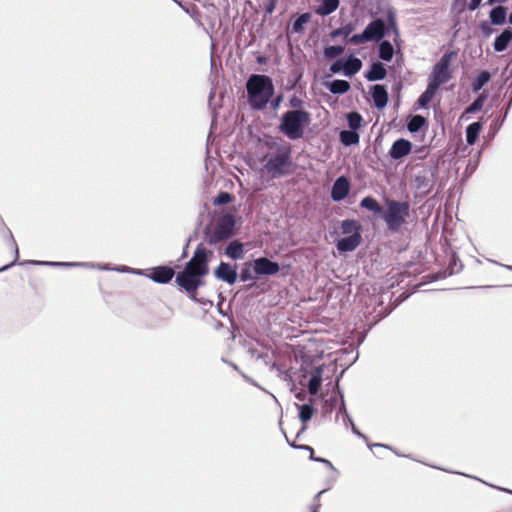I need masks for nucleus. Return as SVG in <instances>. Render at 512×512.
I'll return each mask as SVG.
<instances>
[{"instance_id": "1", "label": "nucleus", "mask_w": 512, "mask_h": 512, "mask_svg": "<svg viewBox=\"0 0 512 512\" xmlns=\"http://www.w3.org/2000/svg\"><path fill=\"white\" fill-rule=\"evenodd\" d=\"M213 256L212 250L204 246L203 243H199L192 257L175 275L176 286L180 291L185 292L192 301H197V291L205 285V277L209 274V263Z\"/></svg>"}, {"instance_id": "2", "label": "nucleus", "mask_w": 512, "mask_h": 512, "mask_svg": "<svg viewBox=\"0 0 512 512\" xmlns=\"http://www.w3.org/2000/svg\"><path fill=\"white\" fill-rule=\"evenodd\" d=\"M236 217L227 211L209 213V220L202 230L201 243L214 247L224 245L236 235Z\"/></svg>"}, {"instance_id": "3", "label": "nucleus", "mask_w": 512, "mask_h": 512, "mask_svg": "<svg viewBox=\"0 0 512 512\" xmlns=\"http://www.w3.org/2000/svg\"><path fill=\"white\" fill-rule=\"evenodd\" d=\"M246 104L253 112L266 113L268 100L274 95L275 84L266 74L253 73L245 81Z\"/></svg>"}, {"instance_id": "4", "label": "nucleus", "mask_w": 512, "mask_h": 512, "mask_svg": "<svg viewBox=\"0 0 512 512\" xmlns=\"http://www.w3.org/2000/svg\"><path fill=\"white\" fill-rule=\"evenodd\" d=\"M368 14L371 21L365 26L361 33H356L349 38L352 45H361L368 42H377L391 35L389 27L391 16H397L393 6L388 5L385 8V16L377 15L373 9H369Z\"/></svg>"}, {"instance_id": "5", "label": "nucleus", "mask_w": 512, "mask_h": 512, "mask_svg": "<svg viewBox=\"0 0 512 512\" xmlns=\"http://www.w3.org/2000/svg\"><path fill=\"white\" fill-rule=\"evenodd\" d=\"M291 268L289 264H279L266 256L252 258L243 262L240 266V282H256L263 278H268L282 272L283 275L288 273Z\"/></svg>"}, {"instance_id": "6", "label": "nucleus", "mask_w": 512, "mask_h": 512, "mask_svg": "<svg viewBox=\"0 0 512 512\" xmlns=\"http://www.w3.org/2000/svg\"><path fill=\"white\" fill-rule=\"evenodd\" d=\"M264 170L272 179L286 177L296 169L293 161L292 145L279 149L278 151H266L262 157Z\"/></svg>"}, {"instance_id": "7", "label": "nucleus", "mask_w": 512, "mask_h": 512, "mask_svg": "<svg viewBox=\"0 0 512 512\" xmlns=\"http://www.w3.org/2000/svg\"><path fill=\"white\" fill-rule=\"evenodd\" d=\"M311 122V113L285 111L278 117L276 129L288 140L296 141L304 138Z\"/></svg>"}, {"instance_id": "8", "label": "nucleus", "mask_w": 512, "mask_h": 512, "mask_svg": "<svg viewBox=\"0 0 512 512\" xmlns=\"http://www.w3.org/2000/svg\"><path fill=\"white\" fill-rule=\"evenodd\" d=\"M341 233L344 235L340 237L337 231L330 232V235H335L334 243L340 255L353 252L362 243L363 227L360 221L353 218H347L340 221Z\"/></svg>"}, {"instance_id": "9", "label": "nucleus", "mask_w": 512, "mask_h": 512, "mask_svg": "<svg viewBox=\"0 0 512 512\" xmlns=\"http://www.w3.org/2000/svg\"><path fill=\"white\" fill-rule=\"evenodd\" d=\"M410 217V204L408 201H399L385 198L379 219H381L389 232L398 233Z\"/></svg>"}, {"instance_id": "10", "label": "nucleus", "mask_w": 512, "mask_h": 512, "mask_svg": "<svg viewBox=\"0 0 512 512\" xmlns=\"http://www.w3.org/2000/svg\"><path fill=\"white\" fill-rule=\"evenodd\" d=\"M456 56L457 50H447L444 52L428 77V85L438 90L452 78L450 66Z\"/></svg>"}, {"instance_id": "11", "label": "nucleus", "mask_w": 512, "mask_h": 512, "mask_svg": "<svg viewBox=\"0 0 512 512\" xmlns=\"http://www.w3.org/2000/svg\"><path fill=\"white\" fill-rule=\"evenodd\" d=\"M439 169L436 165L419 171L414 177V186L421 197H426L432 191L438 177Z\"/></svg>"}, {"instance_id": "12", "label": "nucleus", "mask_w": 512, "mask_h": 512, "mask_svg": "<svg viewBox=\"0 0 512 512\" xmlns=\"http://www.w3.org/2000/svg\"><path fill=\"white\" fill-rule=\"evenodd\" d=\"M240 266L241 265L235 262L232 263L221 260L218 266L213 270V276L216 280L233 286L240 281V271L238 272Z\"/></svg>"}, {"instance_id": "13", "label": "nucleus", "mask_w": 512, "mask_h": 512, "mask_svg": "<svg viewBox=\"0 0 512 512\" xmlns=\"http://www.w3.org/2000/svg\"><path fill=\"white\" fill-rule=\"evenodd\" d=\"M219 256H226L233 261L243 260L246 255L245 244L238 238H232L217 249Z\"/></svg>"}, {"instance_id": "14", "label": "nucleus", "mask_w": 512, "mask_h": 512, "mask_svg": "<svg viewBox=\"0 0 512 512\" xmlns=\"http://www.w3.org/2000/svg\"><path fill=\"white\" fill-rule=\"evenodd\" d=\"M351 190V182L345 175L338 176L332 184L330 197L334 202L345 200Z\"/></svg>"}, {"instance_id": "15", "label": "nucleus", "mask_w": 512, "mask_h": 512, "mask_svg": "<svg viewBox=\"0 0 512 512\" xmlns=\"http://www.w3.org/2000/svg\"><path fill=\"white\" fill-rule=\"evenodd\" d=\"M175 276L173 268L167 265H158L148 269L146 277L157 284H169Z\"/></svg>"}, {"instance_id": "16", "label": "nucleus", "mask_w": 512, "mask_h": 512, "mask_svg": "<svg viewBox=\"0 0 512 512\" xmlns=\"http://www.w3.org/2000/svg\"><path fill=\"white\" fill-rule=\"evenodd\" d=\"M412 148L413 144L410 140L398 138L392 143L388 151V156L391 160L400 161L411 153Z\"/></svg>"}, {"instance_id": "17", "label": "nucleus", "mask_w": 512, "mask_h": 512, "mask_svg": "<svg viewBox=\"0 0 512 512\" xmlns=\"http://www.w3.org/2000/svg\"><path fill=\"white\" fill-rule=\"evenodd\" d=\"M20 266H47V267H55V268H74V267H84L90 265V262H61V261H43V260H23L20 261L18 259L16 265Z\"/></svg>"}, {"instance_id": "18", "label": "nucleus", "mask_w": 512, "mask_h": 512, "mask_svg": "<svg viewBox=\"0 0 512 512\" xmlns=\"http://www.w3.org/2000/svg\"><path fill=\"white\" fill-rule=\"evenodd\" d=\"M374 107L381 111L389 101V93L385 84H373L369 87Z\"/></svg>"}, {"instance_id": "19", "label": "nucleus", "mask_w": 512, "mask_h": 512, "mask_svg": "<svg viewBox=\"0 0 512 512\" xmlns=\"http://www.w3.org/2000/svg\"><path fill=\"white\" fill-rule=\"evenodd\" d=\"M322 84L333 95H344L351 89L349 81L343 79H332L331 74L325 75Z\"/></svg>"}, {"instance_id": "20", "label": "nucleus", "mask_w": 512, "mask_h": 512, "mask_svg": "<svg viewBox=\"0 0 512 512\" xmlns=\"http://www.w3.org/2000/svg\"><path fill=\"white\" fill-rule=\"evenodd\" d=\"M386 76V67L380 61H373L369 68L364 72V78L369 82L384 80Z\"/></svg>"}, {"instance_id": "21", "label": "nucleus", "mask_w": 512, "mask_h": 512, "mask_svg": "<svg viewBox=\"0 0 512 512\" xmlns=\"http://www.w3.org/2000/svg\"><path fill=\"white\" fill-rule=\"evenodd\" d=\"M428 127V120L420 114H412L407 117L406 128L411 134L427 130Z\"/></svg>"}, {"instance_id": "22", "label": "nucleus", "mask_w": 512, "mask_h": 512, "mask_svg": "<svg viewBox=\"0 0 512 512\" xmlns=\"http://www.w3.org/2000/svg\"><path fill=\"white\" fill-rule=\"evenodd\" d=\"M463 269V264L456 254H452L449 258V263L443 272H440L439 275L430 274L432 280H438L440 278H445L447 276L454 275L459 273Z\"/></svg>"}, {"instance_id": "23", "label": "nucleus", "mask_w": 512, "mask_h": 512, "mask_svg": "<svg viewBox=\"0 0 512 512\" xmlns=\"http://www.w3.org/2000/svg\"><path fill=\"white\" fill-rule=\"evenodd\" d=\"M512 42V28L507 27L499 33L493 42V49L495 52L505 51Z\"/></svg>"}, {"instance_id": "24", "label": "nucleus", "mask_w": 512, "mask_h": 512, "mask_svg": "<svg viewBox=\"0 0 512 512\" xmlns=\"http://www.w3.org/2000/svg\"><path fill=\"white\" fill-rule=\"evenodd\" d=\"M345 77H354L362 68L363 62L354 54H349L344 58Z\"/></svg>"}, {"instance_id": "25", "label": "nucleus", "mask_w": 512, "mask_h": 512, "mask_svg": "<svg viewBox=\"0 0 512 512\" xmlns=\"http://www.w3.org/2000/svg\"><path fill=\"white\" fill-rule=\"evenodd\" d=\"M508 8L503 5H497L492 7L489 11V22L495 26H502L508 20Z\"/></svg>"}, {"instance_id": "26", "label": "nucleus", "mask_w": 512, "mask_h": 512, "mask_svg": "<svg viewBox=\"0 0 512 512\" xmlns=\"http://www.w3.org/2000/svg\"><path fill=\"white\" fill-rule=\"evenodd\" d=\"M318 5L314 8L315 14L326 17L334 13L339 5V0H317Z\"/></svg>"}, {"instance_id": "27", "label": "nucleus", "mask_w": 512, "mask_h": 512, "mask_svg": "<svg viewBox=\"0 0 512 512\" xmlns=\"http://www.w3.org/2000/svg\"><path fill=\"white\" fill-rule=\"evenodd\" d=\"M484 121L480 119L467 125L465 129V138L468 145H473L479 139L480 133L483 129Z\"/></svg>"}, {"instance_id": "28", "label": "nucleus", "mask_w": 512, "mask_h": 512, "mask_svg": "<svg viewBox=\"0 0 512 512\" xmlns=\"http://www.w3.org/2000/svg\"><path fill=\"white\" fill-rule=\"evenodd\" d=\"M355 30V24L352 22H347L343 25H341L338 28H335L330 31L329 37L331 39H336L338 37H343L344 44H351L349 41V38H351L352 32Z\"/></svg>"}, {"instance_id": "29", "label": "nucleus", "mask_w": 512, "mask_h": 512, "mask_svg": "<svg viewBox=\"0 0 512 512\" xmlns=\"http://www.w3.org/2000/svg\"><path fill=\"white\" fill-rule=\"evenodd\" d=\"M295 407L298 410V418L301 424H308L317 412V408L310 402L303 404L295 403Z\"/></svg>"}, {"instance_id": "30", "label": "nucleus", "mask_w": 512, "mask_h": 512, "mask_svg": "<svg viewBox=\"0 0 512 512\" xmlns=\"http://www.w3.org/2000/svg\"><path fill=\"white\" fill-rule=\"evenodd\" d=\"M378 44V57L382 61L390 62L395 55L394 45L387 39L375 42Z\"/></svg>"}, {"instance_id": "31", "label": "nucleus", "mask_w": 512, "mask_h": 512, "mask_svg": "<svg viewBox=\"0 0 512 512\" xmlns=\"http://www.w3.org/2000/svg\"><path fill=\"white\" fill-rule=\"evenodd\" d=\"M323 382V366L316 367L309 380H308V391L310 394L315 395L319 392Z\"/></svg>"}, {"instance_id": "32", "label": "nucleus", "mask_w": 512, "mask_h": 512, "mask_svg": "<svg viewBox=\"0 0 512 512\" xmlns=\"http://www.w3.org/2000/svg\"><path fill=\"white\" fill-rule=\"evenodd\" d=\"M437 91V89L427 84L426 89L415 102L416 109H428Z\"/></svg>"}, {"instance_id": "33", "label": "nucleus", "mask_w": 512, "mask_h": 512, "mask_svg": "<svg viewBox=\"0 0 512 512\" xmlns=\"http://www.w3.org/2000/svg\"><path fill=\"white\" fill-rule=\"evenodd\" d=\"M491 73L486 70H479L471 82V89L474 93L480 92L491 80Z\"/></svg>"}, {"instance_id": "34", "label": "nucleus", "mask_w": 512, "mask_h": 512, "mask_svg": "<svg viewBox=\"0 0 512 512\" xmlns=\"http://www.w3.org/2000/svg\"><path fill=\"white\" fill-rule=\"evenodd\" d=\"M285 106L288 107L286 111L311 113L306 107L307 103L297 94L289 96Z\"/></svg>"}, {"instance_id": "35", "label": "nucleus", "mask_w": 512, "mask_h": 512, "mask_svg": "<svg viewBox=\"0 0 512 512\" xmlns=\"http://www.w3.org/2000/svg\"><path fill=\"white\" fill-rule=\"evenodd\" d=\"M359 206L373 213L374 217L379 218L383 205H380L377 199L371 195L361 199Z\"/></svg>"}, {"instance_id": "36", "label": "nucleus", "mask_w": 512, "mask_h": 512, "mask_svg": "<svg viewBox=\"0 0 512 512\" xmlns=\"http://www.w3.org/2000/svg\"><path fill=\"white\" fill-rule=\"evenodd\" d=\"M339 141L345 147L355 146L360 142V134L350 129H343L339 132Z\"/></svg>"}, {"instance_id": "37", "label": "nucleus", "mask_w": 512, "mask_h": 512, "mask_svg": "<svg viewBox=\"0 0 512 512\" xmlns=\"http://www.w3.org/2000/svg\"><path fill=\"white\" fill-rule=\"evenodd\" d=\"M311 13L305 12L298 14L292 21V32L296 34H303L306 29V25L311 20Z\"/></svg>"}, {"instance_id": "38", "label": "nucleus", "mask_w": 512, "mask_h": 512, "mask_svg": "<svg viewBox=\"0 0 512 512\" xmlns=\"http://www.w3.org/2000/svg\"><path fill=\"white\" fill-rule=\"evenodd\" d=\"M5 233L7 235L8 244L13 247L14 250V259L10 263L3 265L0 267V273L9 270L10 268L14 267L18 261L19 258V247L14 239V236L11 232V230L7 227H5Z\"/></svg>"}, {"instance_id": "39", "label": "nucleus", "mask_w": 512, "mask_h": 512, "mask_svg": "<svg viewBox=\"0 0 512 512\" xmlns=\"http://www.w3.org/2000/svg\"><path fill=\"white\" fill-rule=\"evenodd\" d=\"M303 78V71L300 68H294L290 72L287 83L285 86L286 91H292L297 88V86L300 84L301 80Z\"/></svg>"}, {"instance_id": "40", "label": "nucleus", "mask_w": 512, "mask_h": 512, "mask_svg": "<svg viewBox=\"0 0 512 512\" xmlns=\"http://www.w3.org/2000/svg\"><path fill=\"white\" fill-rule=\"evenodd\" d=\"M487 97L484 94H479L474 101L465 108L461 118H464L466 115L475 114L480 112L483 109V106L486 102Z\"/></svg>"}, {"instance_id": "41", "label": "nucleus", "mask_w": 512, "mask_h": 512, "mask_svg": "<svg viewBox=\"0 0 512 512\" xmlns=\"http://www.w3.org/2000/svg\"><path fill=\"white\" fill-rule=\"evenodd\" d=\"M284 101L283 93H276V89L274 90V95L269 98L268 105L266 106V112L271 113L273 116H277V111L280 109L282 103Z\"/></svg>"}, {"instance_id": "42", "label": "nucleus", "mask_w": 512, "mask_h": 512, "mask_svg": "<svg viewBox=\"0 0 512 512\" xmlns=\"http://www.w3.org/2000/svg\"><path fill=\"white\" fill-rule=\"evenodd\" d=\"M263 145L267 148V151H278L279 149L285 148L287 145L291 144L280 137L269 136L264 139Z\"/></svg>"}, {"instance_id": "43", "label": "nucleus", "mask_w": 512, "mask_h": 512, "mask_svg": "<svg viewBox=\"0 0 512 512\" xmlns=\"http://www.w3.org/2000/svg\"><path fill=\"white\" fill-rule=\"evenodd\" d=\"M347 124L350 130L359 132L361 129L364 119L358 111H351L346 114Z\"/></svg>"}, {"instance_id": "44", "label": "nucleus", "mask_w": 512, "mask_h": 512, "mask_svg": "<svg viewBox=\"0 0 512 512\" xmlns=\"http://www.w3.org/2000/svg\"><path fill=\"white\" fill-rule=\"evenodd\" d=\"M390 24H389V27H390V30H391V34L393 35V45H394V48L397 47L398 49L401 48L402 46V40H401V36H400V30H399V27H398V22H397V16H391L390 18Z\"/></svg>"}, {"instance_id": "45", "label": "nucleus", "mask_w": 512, "mask_h": 512, "mask_svg": "<svg viewBox=\"0 0 512 512\" xmlns=\"http://www.w3.org/2000/svg\"><path fill=\"white\" fill-rule=\"evenodd\" d=\"M344 51V47L341 45H327L323 49V58L325 61H333L337 59L336 56Z\"/></svg>"}, {"instance_id": "46", "label": "nucleus", "mask_w": 512, "mask_h": 512, "mask_svg": "<svg viewBox=\"0 0 512 512\" xmlns=\"http://www.w3.org/2000/svg\"><path fill=\"white\" fill-rule=\"evenodd\" d=\"M235 196L228 191H219L217 195L213 198L212 204L214 206H222L227 205L233 202Z\"/></svg>"}, {"instance_id": "47", "label": "nucleus", "mask_w": 512, "mask_h": 512, "mask_svg": "<svg viewBox=\"0 0 512 512\" xmlns=\"http://www.w3.org/2000/svg\"><path fill=\"white\" fill-rule=\"evenodd\" d=\"M402 89H403V83L401 80H397L393 83L391 92H392V98L395 101L396 106L400 105Z\"/></svg>"}, {"instance_id": "48", "label": "nucleus", "mask_w": 512, "mask_h": 512, "mask_svg": "<svg viewBox=\"0 0 512 512\" xmlns=\"http://www.w3.org/2000/svg\"><path fill=\"white\" fill-rule=\"evenodd\" d=\"M467 9V0H453L451 5V12L460 17Z\"/></svg>"}, {"instance_id": "49", "label": "nucleus", "mask_w": 512, "mask_h": 512, "mask_svg": "<svg viewBox=\"0 0 512 512\" xmlns=\"http://www.w3.org/2000/svg\"><path fill=\"white\" fill-rule=\"evenodd\" d=\"M492 26L494 25L488 20H482L479 22L478 27L484 38H489L493 33H495L496 30Z\"/></svg>"}, {"instance_id": "50", "label": "nucleus", "mask_w": 512, "mask_h": 512, "mask_svg": "<svg viewBox=\"0 0 512 512\" xmlns=\"http://www.w3.org/2000/svg\"><path fill=\"white\" fill-rule=\"evenodd\" d=\"M344 59L337 58L334 59L332 64L329 67V71L331 74H342L345 76V68H344Z\"/></svg>"}, {"instance_id": "51", "label": "nucleus", "mask_w": 512, "mask_h": 512, "mask_svg": "<svg viewBox=\"0 0 512 512\" xmlns=\"http://www.w3.org/2000/svg\"><path fill=\"white\" fill-rule=\"evenodd\" d=\"M504 122L505 116H497L490 124L488 134L493 138L498 133Z\"/></svg>"}, {"instance_id": "52", "label": "nucleus", "mask_w": 512, "mask_h": 512, "mask_svg": "<svg viewBox=\"0 0 512 512\" xmlns=\"http://www.w3.org/2000/svg\"><path fill=\"white\" fill-rule=\"evenodd\" d=\"M339 390H341V389H340L339 385L337 384V386L333 390V394L327 400V405H329L331 409L336 408L338 406V404L340 403Z\"/></svg>"}, {"instance_id": "53", "label": "nucleus", "mask_w": 512, "mask_h": 512, "mask_svg": "<svg viewBox=\"0 0 512 512\" xmlns=\"http://www.w3.org/2000/svg\"><path fill=\"white\" fill-rule=\"evenodd\" d=\"M330 488H325L319 491L313 498V504L310 506V512H319L320 508V497L322 494L326 493Z\"/></svg>"}, {"instance_id": "54", "label": "nucleus", "mask_w": 512, "mask_h": 512, "mask_svg": "<svg viewBox=\"0 0 512 512\" xmlns=\"http://www.w3.org/2000/svg\"><path fill=\"white\" fill-rule=\"evenodd\" d=\"M114 271H117V272H129L131 274H134V275H140V276H145L146 277V272L145 270H142V269H137V268H127V267H123V266H116L114 268Z\"/></svg>"}, {"instance_id": "55", "label": "nucleus", "mask_w": 512, "mask_h": 512, "mask_svg": "<svg viewBox=\"0 0 512 512\" xmlns=\"http://www.w3.org/2000/svg\"><path fill=\"white\" fill-rule=\"evenodd\" d=\"M506 97H508L507 102H506L505 106L502 107L501 114L499 115V116H505V119L507 118L508 113L512 107V89L507 94L505 93V98Z\"/></svg>"}, {"instance_id": "56", "label": "nucleus", "mask_w": 512, "mask_h": 512, "mask_svg": "<svg viewBox=\"0 0 512 512\" xmlns=\"http://www.w3.org/2000/svg\"><path fill=\"white\" fill-rule=\"evenodd\" d=\"M277 3H278V0H266V2L264 4L265 17L268 15H271L275 11V9L277 7Z\"/></svg>"}, {"instance_id": "57", "label": "nucleus", "mask_w": 512, "mask_h": 512, "mask_svg": "<svg viewBox=\"0 0 512 512\" xmlns=\"http://www.w3.org/2000/svg\"><path fill=\"white\" fill-rule=\"evenodd\" d=\"M309 460L314 461V462H318V463H322V464H324L325 466H327L331 470H334V471L336 470L334 465L332 464V462L329 461L326 458L315 456V454H314L313 456H309Z\"/></svg>"}, {"instance_id": "58", "label": "nucleus", "mask_w": 512, "mask_h": 512, "mask_svg": "<svg viewBox=\"0 0 512 512\" xmlns=\"http://www.w3.org/2000/svg\"><path fill=\"white\" fill-rule=\"evenodd\" d=\"M339 397H340V403L338 404V414L342 415V417L348 413L345 399H344V393L342 390H339Z\"/></svg>"}, {"instance_id": "59", "label": "nucleus", "mask_w": 512, "mask_h": 512, "mask_svg": "<svg viewBox=\"0 0 512 512\" xmlns=\"http://www.w3.org/2000/svg\"><path fill=\"white\" fill-rule=\"evenodd\" d=\"M389 4H384L382 0H376L375 8H372L374 12H377V15H383L385 16V8Z\"/></svg>"}, {"instance_id": "60", "label": "nucleus", "mask_w": 512, "mask_h": 512, "mask_svg": "<svg viewBox=\"0 0 512 512\" xmlns=\"http://www.w3.org/2000/svg\"><path fill=\"white\" fill-rule=\"evenodd\" d=\"M215 96H216V88L213 87V88H211L209 95H208V106L212 110L214 115H215V110H216L215 106L213 105Z\"/></svg>"}, {"instance_id": "61", "label": "nucleus", "mask_w": 512, "mask_h": 512, "mask_svg": "<svg viewBox=\"0 0 512 512\" xmlns=\"http://www.w3.org/2000/svg\"><path fill=\"white\" fill-rule=\"evenodd\" d=\"M351 431L354 435H356L357 437L363 439L366 443H368V437L363 434L355 425V423H352L351 425Z\"/></svg>"}, {"instance_id": "62", "label": "nucleus", "mask_w": 512, "mask_h": 512, "mask_svg": "<svg viewBox=\"0 0 512 512\" xmlns=\"http://www.w3.org/2000/svg\"><path fill=\"white\" fill-rule=\"evenodd\" d=\"M482 0H470L467 4V9L470 11H475L481 6Z\"/></svg>"}, {"instance_id": "63", "label": "nucleus", "mask_w": 512, "mask_h": 512, "mask_svg": "<svg viewBox=\"0 0 512 512\" xmlns=\"http://www.w3.org/2000/svg\"><path fill=\"white\" fill-rule=\"evenodd\" d=\"M87 267L97 268V269L103 270V271L114 270V268H110L108 264H102V263H97V264L90 263V265H88Z\"/></svg>"}, {"instance_id": "64", "label": "nucleus", "mask_w": 512, "mask_h": 512, "mask_svg": "<svg viewBox=\"0 0 512 512\" xmlns=\"http://www.w3.org/2000/svg\"><path fill=\"white\" fill-rule=\"evenodd\" d=\"M269 61V57L264 54H257L256 63L259 65H266Z\"/></svg>"}]
</instances>
